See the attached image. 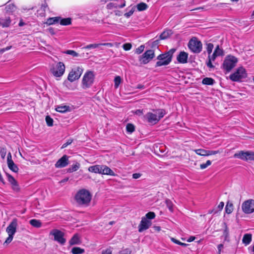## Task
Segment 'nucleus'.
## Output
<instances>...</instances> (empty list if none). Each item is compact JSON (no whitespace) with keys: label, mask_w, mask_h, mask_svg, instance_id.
<instances>
[{"label":"nucleus","mask_w":254,"mask_h":254,"mask_svg":"<svg viewBox=\"0 0 254 254\" xmlns=\"http://www.w3.org/2000/svg\"><path fill=\"white\" fill-rule=\"evenodd\" d=\"M92 199V194L90 191L85 189L79 190L75 194L74 200L80 206L87 207L89 205Z\"/></svg>","instance_id":"1"},{"label":"nucleus","mask_w":254,"mask_h":254,"mask_svg":"<svg viewBox=\"0 0 254 254\" xmlns=\"http://www.w3.org/2000/svg\"><path fill=\"white\" fill-rule=\"evenodd\" d=\"M155 113L148 112L144 116L145 119L147 122L152 125L157 124L162 118L166 113L163 109H159L154 111Z\"/></svg>","instance_id":"2"},{"label":"nucleus","mask_w":254,"mask_h":254,"mask_svg":"<svg viewBox=\"0 0 254 254\" xmlns=\"http://www.w3.org/2000/svg\"><path fill=\"white\" fill-rule=\"evenodd\" d=\"M175 51V49H171L168 52L159 55L157 59L159 61L156 63V67L169 64L172 61L173 54Z\"/></svg>","instance_id":"3"},{"label":"nucleus","mask_w":254,"mask_h":254,"mask_svg":"<svg viewBox=\"0 0 254 254\" xmlns=\"http://www.w3.org/2000/svg\"><path fill=\"white\" fill-rule=\"evenodd\" d=\"M95 75L92 71H87L84 74L82 79V87L86 89L93 84Z\"/></svg>","instance_id":"4"},{"label":"nucleus","mask_w":254,"mask_h":254,"mask_svg":"<svg viewBox=\"0 0 254 254\" xmlns=\"http://www.w3.org/2000/svg\"><path fill=\"white\" fill-rule=\"evenodd\" d=\"M17 226V220L13 219L9 225L7 226L6 232L8 235V237L6 239L4 243H10L13 238V236L16 232V228Z\"/></svg>","instance_id":"5"},{"label":"nucleus","mask_w":254,"mask_h":254,"mask_svg":"<svg viewBox=\"0 0 254 254\" xmlns=\"http://www.w3.org/2000/svg\"><path fill=\"white\" fill-rule=\"evenodd\" d=\"M189 49L193 53H200L202 49V45L200 41L197 38L193 37L188 43Z\"/></svg>","instance_id":"6"},{"label":"nucleus","mask_w":254,"mask_h":254,"mask_svg":"<svg viewBox=\"0 0 254 254\" xmlns=\"http://www.w3.org/2000/svg\"><path fill=\"white\" fill-rule=\"evenodd\" d=\"M237 62V59L234 56H227L223 62V68L227 72H230L235 66Z\"/></svg>","instance_id":"7"},{"label":"nucleus","mask_w":254,"mask_h":254,"mask_svg":"<svg viewBox=\"0 0 254 254\" xmlns=\"http://www.w3.org/2000/svg\"><path fill=\"white\" fill-rule=\"evenodd\" d=\"M247 77L246 70L243 67H239L237 70L230 75V79L234 81H239Z\"/></svg>","instance_id":"8"},{"label":"nucleus","mask_w":254,"mask_h":254,"mask_svg":"<svg viewBox=\"0 0 254 254\" xmlns=\"http://www.w3.org/2000/svg\"><path fill=\"white\" fill-rule=\"evenodd\" d=\"M83 71L82 67L76 66L73 68L68 74L67 79L70 82H73L79 78Z\"/></svg>","instance_id":"9"},{"label":"nucleus","mask_w":254,"mask_h":254,"mask_svg":"<svg viewBox=\"0 0 254 254\" xmlns=\"http://www.w3.org/2000/svg\"><path fill=\"white\" fill-rule=\"evenodd\" d=\"M234 157L246 161H252L254 160V152L240 151L235 153Z\"/></svg>","instance_id":"10"},{"label":"nucleus","mask_w":254,"mask_h":254,"mask_svg":"<svg viewBox=\"0 0 254 254\" xmlns=\"http://www.w3.org/2000/svg\"><path fill=\"white\" fill-rule=\"evenodd\" d=\"M51 71L55 77H61L65 71L64 64L62 62H59L52 66Z\"/></svg>","instance_id":"11"},{"label":"nucleus","mask_w":254,"mask_h":254,"mask_svg":"<svg viewBox=\"0 0 254 254\" xmlns=\"http://www.w3.org/2000/svg\"><path fill=\"white\" fill-rule=\"evenodd\" d=\"M50 235L53 236L54 237V241L57 242L62 245H64L66 242V239L64 238V233L59 230L53 229L50 232Z\"/></svg>","instance_id":"12"},{"label":"nucleus","mask_w":254,"mask_h":254,"mask_svg":"<svg viewBox=\"0 0 254 254\" xmlns=\"http://www.w3.org/2000/svg\"><path fill=\"white\" fill-rule=\"evenodd\" d=\"M155 57L154 51L152 50H147L138 58V60L142 64H147Z\"/></svg>","instance_id":"13"},{"label":"nucleus","mask_w":254,"mask_h":254,"mask_svg":"<svg viewBox=\"0 0 254 254\" xmlns=\"http://www.w3.org/2000/svg\"><path fill=\"white\" fill-rule=\"evenodd\" d=\"M242 210L246 214H250L254 212V200L249 199L242 204Z\"/></svg>","instance_id":"14"},{"label":"nucleus","mask_w":254,"mask_h":254,"mask_svg":"<svg viewBox=\"0 0 254 254\" xmlns=\"http://www.w3.org/2000/svg\"><path fill=\"white\" fill-rule=\"evenodd\" d=\"M151 225V222L150 220L147 219L146 218L142 217L138 226V231L142 232L144 230L148 229Z\"/></svg>","instance_id":"15"},{"label":"nucleus","mask_w":254,"mask_h":254,"mask_svg":"<svg viewBox=\"0 0 254 254\" xmlns=\"http://www.w3.org/2000/svg\"><path fill=\"white\" fill-rule=\"evenodd\" d=\"M68 158V156L66 155H64L56 162L55 167L57 168H62L66 167L69 163Z\"/></svg>","instance_id":"16"},{"label":"nucleus","mask_w":254,"mask_h":254,"mask_svg":"<svg viewBox=\"0 0 254 254\" xmlns=\"http://www.w3.org/2000/svg\"><path fill=\"white\" fill-rule=\"evenodd\" d=\"M7 163L8 168L13 172L17 173L18 171V168L12 160L11 154L10 152L8 153Z\"/></svg>","instance_id":"17"},{"label":"nucleus","mask_w":254,"mask_h":254,"mask_svg":"<svg viewBox=\"0 0 254 254\" xmlns=\"http://www.w3.org/2000/svg\"><path fill=\"white\" fill-rule=\"evenodd\" d=\"M6 176L7 180L11 184L12 190L15 191H18L19 190V187L17 182L11 175L7 174Z\"/></svg>","instance_id":"18"},{"label":"nucleus","mask_w":254,"mask_h":254,"mask_svg":"<svg viewBox=\"0 0 254 254\" xmlns=\"http://www.w3.org/2000/svg\"><path fill=\"white\" fill-rule=\"evenodd\" d=\"M188 54L185 52H181L177 57V60L179 63L186 64L188 62Z\"/></svg>","instance_id":"19"},{"label":"nucleus","mask_w":254,"mask_h":254,"mask_svg":"<svg viewBox=\"0 0 254 254\" xmlns=\"http://www.w3.org/2000/svg\"><path fill=\"white\" fill-rule=\"evenodd\" d=\"M101 174L115 176L114 172L106 165H102Z\"/></svg>","instance_id":"20"},{"label":"nucleus","mask_w":254,"mask_h":254,"mask_svg":"<svg viewBox=\"0 0 254 254\" xmlns=\"http://www.w3.org/2000/svg\"><path fill=\"white\" fill-rule=\"evenodd\" d=\"M11 22V20L9 17L0 18V26L2 28L8 27L10 26Z\"/></svg>","instance_id":"21"},{"label":"nucleus","mask_w":254,"mask_h":254,"mask_svg":"<svg viewBox=\"0 0 254 254\" xmlns=\"http://www.w3.org/2000/svg\"><path fill=\"white\" fill-rule=\"evenodd\" d=\"M102 165H96L88 168V171L92 173L101 174Z\"/></svg>","instance_id":"22"},{"label":"nucleus","mask_w":254,"mask_h":254,"mask_svg":"<svg viewBox=\"0 0 254 254\" xmlns=\"http://www.w3.org/2000/svg\"><path fill=\"white\" fill-rule=\"evenodd\" d=\"M252 240V235L251 234H246L244 235L242 242L246 245H248L250 244Z\"/></svg>","instance_id":"23"},{"label":"nucleus","mask_w":254,"mask_h":254,"mask_svg":"<svg viewBox=\"0 0 254 254\" xmlns=\"http://www.w3.org/2000/svg\"><path fill=\"white\" fill-rule=\"evenodd\" d=\"M56 110L58 112L65 113L70 111V107L65 105L59 106L56 107Z\"/></svg>","instance_id":"24"},{"label":"nucleus","mask_w":254,"mask_h":254,"mask_svg":"<svg viewBox=\"0 0 254 254\" xmlns=\"http://www.w3.org/2000/svg\"><path fill=\"white\" fill-rule=\"evenodd\" d=\"M69 243L71 246L79 244L80 243V240L78 235L77 234L74 235L70 240Z\"/></svg>","instance_id":"25"},{"label":"nucleus","mask_w":254,"mask_h":254,"mask_svg":"<svg viewBox=\"0 0 254 254\" xmlns=\"http://www.w3.org/2000/svg\"><path fill=\"white\" fill-rule=\"evenodd\" d=\"M109 43H100V44H91L87 45L86 46L84 47L83 48L85 49H95L98 47H99L100 45H109Z\"/></svg>","instance_id":"26"},{"label":"nucleus","mask_w":254,"mask_h":254,"mask_svg":"<svg viewBox=\"0 0 254 254\" xmlns=\"http://www.w3.org/2000/svg\"><path fill=\"white\" fill-rule=\"evenodd\" d=\"M29 223L32 226L36 228H40L42 226V223L41 221L35 219L30 220Z\"/></svg>","instance_id":"27"},{"label":"nucleus","mask_w":254,"mask_h":254,"mask_svg":"<svg viewBox=\"0 0 254 254\" xmlns=\"http://www.w3.org/2000/svg\"><path fill=\"white\" fill-rule=\"evenodd\" d=\"M80 164L76 162L74 164L72 165L67 170V172L69 173L73 172L79 169L80 168Z\"/></svg>","instance_id":"28"},{"label":"nucleus","mask_w":254,"mask_h":254,"mask_svg":"<svg viewBox=\"0 0 254 254\" xmlns=\"http://www.w3.org/2000/svg\"><path fill=\"white\" fill-rule=\"evenodd\" d=\"M60 17L49 18L47 19L46 23L49 25L54 24L56 23H58L60 21Z\"/></svg>","instance_id":"29"},{"label":"nucleus","mask_w":254,"mask_h":254,"mask_svg":"<svg viewBox=\"0 0 254 254\" xmlns=\"http://www.w3.org/2000/svg\"><path fill=\"white\" fill-rule=\"evenodd\" d=\"M171 30H167L164 31L160 36V39L164 40L168 38L172 34Z\"/></svg>","instance_id":"30"},{"label":"nucleus","mask_w":254,"mask_h":254,"mask_svg":"<svg viewBox=\"0 0 254 254\" xmlns=\"http://www.w3.org/2000/svg\"><path fill=\"white\" fill-rule=\"evenodd\" d=\"M84 250L79 247H73L71 252L72 254H81L84 253Z\"/></svg>","instance_id":"31"},{"label":"nucleus","mask_w":254,"mask_h":254,"mask_svg":"<svg viewBox=\"0 0 254 254\" xmlns=\"http://www.w3.org/2000/svg\"><path fill=\"white\" fill-rule=\"evenodd\" d=\"M214 82V79L211 78L205 77L203 79L202 83L204 85H213Z\"/></svg>","instance_id":"32"},{"label":"nucleus","mask_w":254,"mask_h":254,"mask_svg":"<svg viewBox=\"0 0 254 254\" xmlns=\"http://www.w3.org/2000/svg\"><path fill=\"white\" fill-rule=\"evenodd\" d=\"M137 9L138 11H143L146 10L148 8L147 4L144 2H140L136 5Z\"/></svg>","instance_id":"33"},{"label":"nucleus","mask_w":254,"mask_h":254,"mask_svg":"<svg viewBox=\"0 0 254 254\" xmlns=\"http://www.w3.org/2000/svg\"><path fill=\"white\" fill-rule=\"evenodd\" d=\"M194 151L197 154L200 156H207V150L203 149H197L194 150Z\"/></svg>","instance_id":"34"},{"label":"nucleus","mask_w":254,"mask_h":254,"mask_svg":"<svg viewBox=\"0 0 254 254\" xmlns=\"http://www.w3.org/2000/svg\"><path fill=\"white\" fill-rule=\"evenodd\" d=\"M60 24L62 25H68L71 23V19L70 18H66L60 19Z\"/></svg>","instance_id":"35"},{"label":"nucleus","mask_w":254,"mask_h":254,"mask_svg":"<svg viewBox=\"0 0 254 254\" xmlns=\"http://www.w3.org/2000/svg\"><path fill=\"white\" fill-rule=\"evenodd\" d=\"M126 130L128 133H132L135 130L134 126L131 124H127L126 126Z\"/></svg>","instance_id":"36"},{"label":"nucleus","mask_w":254,"mask_h":254,"mask_svg":"<svg viewBox=\"0 0 254 254\" xmlns=\"http://www.w3.org/2000/svg\"><path fill=\"white\" fill-rule=\"evenodd\" d=\"M233 210V205L231 203L228 202L225 207V211L228 214H230Z\"/></svg>","instance_id":"37"},{"label":"nucleus","mask_w":254,"mask_h":254,"mask_svg":"<svg viewBox=\"0 0 254 254\" xmlns=\"http://www.w3.org/2000/svg\"><path fill=\"white\" fill-rule=\"evenodd\" d=\"M229 233L228 229L227 227V226H225V229L223 231V234L222 237H224V239L225 241H229Z\"/></svg>","instance_id":"38"},{"label":"nucleus","mask_w":254,"mask_h":254,"mask_svg":"<svg viewBox=\"0 0 254 254\" xmlns=\"http://www.w3.org/2000/svg\"><path fill=\"white\" fill-rule=\"evenodd\" d=\"M165 203L167 205V207L169 209V210L171 212H173V206H174L173 202L170 199H167L165 200Z\"/></svg>","instance_id":"39"},{"label":"nucleus","mask_w":254,"mask_h":254,"mask_svg":"<svg viewBox=\"0 0 254 254\" xmlns=\"http://www.w3.org/2000/svg\"><path fill=\"white\" fill-rule=\"evenodd\" d=\"M122 79L120 76H117L114 79L115 88H118L121 82Z\"/></svg>","instance_id":"40"},{"label":"nucleus","mask_w":254,"mask_h":254,"mask_svg":"<svg viewBox=\"0 0 254 254\" xmlns=\"http://www.w3.org/2000/svg\"><path fill=\"white\" fill-rule=\"evenodd\" d=\"M214 53H215L218 57L223 55V51L219 48L218 45L215 48Z\"/></svg>","instance_id":"41"},{"label":"nucleus","mask_w":254,"mask_h":254,"mask_svg":"<svg viewBox=\"0 0 254 254\" xmlns=\"http://www.w3.org/2000/svg\"><path fill=\"white\" fill-rule=\"evenodd\" d=\"M46 122L47 125L49 127H52L53 125V120L52 118H51L49 116H47L46 117Z\"/></svg>","instance_id":"42"},{"label":"nucleus","mask_w":254,"mask_h":254,"mask_svg":"<svg viewBox=\"0 0 254 254\" xmlns=\"http://www.w3.org/2000/svg\"><path fill=\"white\" fill-rule=\"evenodd\" d=\"M214 46L212 43H208L206 44V50L208 55H210L212 52Z\"/></svg>","instance_id":"43"},{"label":"nucleus","mask_w":254,"mask_h":254,"mask_svg":"<svg viewBox=\"0 0 254 254\" xmlns=\"http://www.w3.org/2000/svg\"><path fill=\"white\" fill-rule=\"evenodd\" d=\"M145 218L147 219H153L155 217V214L153 212H149L146 214Z\"/></svg>","instance_id":"44"},{"label":"nucleus","mask_w":254,"mask_h":254,"mask_svg":"<svg viewBox=\"0 0 254 254\" xmlns=\"http://www.w3.org/2000/svg\"><path fill=\"white\" fill-rule=\"evenodd\" d=\"M211 164V161L210 160H207L205 163H203L200 165V168L201 169H204L206 168L208 166H210Z\"/></svg>","instance_id":"45"},{"label":"nucleus","mask_w":254,"mask_h":254,"mask_svg":"<svg viewBox=\"0 0 254 254\" xmlns=\"http://www.w3.org/2000/svg\"><path fill=\"white\" fill-rule=\"evenodd\" d=\"M64 53L71 55L73 57H77L78 56V54L73 50H67Z\"/></svg>","instance_id":"46"},{"label":"nucleus","mask_w":254,"mask_h":254,"mask_svg":"<svg viewBox=\"0 0 254 254\" xmlns=\"http://www.w3.org/2000/svg\"><path fill=\"white\" fill-rule=\"evenodd\" d=\"M144 48L145 47L143 45L140 46L139 47L136 49L135 52V53L137 54H140L144 51Z\"/></svg>","instance_id":"47"},{"label":"nucleus","mask_w":254,"mask_h":254,"mask_svg":"<svg viewBox=\"0 0 254 254\" xmlns=\"http://www.w3.org/2000/svg\"><path fill=\"white\" fill-rule=\"evenodd\" d=\"M6 154V149L2 147L0 149V155L2 159H4Z\"/></svg>","instance_id":"48"},{"label":"nucleus","mask_w":254,"mask_h":254,"mask_svg":"<svg viewBox=\"0 0 254 254\" xmlns=\"http://www.w3.org/2000/svg\"><path fill=\"white\" fill-rule=\"evenodd\" d=\"M132 45L130 43H125L123 45V48L125 51H128L131 48Z\"/></svg>","instance_id":"49"},{"label":"nucleus","mask_w":254,"mask_h":254,"mask_svg":"<svg viewBox=\"0 0 254 254\" xmlns=\"http://www.w3.org/2000/svg\"><path fill=\"white\" fill-rule=\"evenodd\" d=\"M134 9L133 7H132L130 10H129L128 12L125 13V16L127 18L129 17L134 12Z\"/></svg>","instance_id":"50"},{"label":"nucleus","mask_w":254,"mask_h":254,"mask_svg":"<svg viewBox=\"0 0 254 254\" xmlns=\"http://www.w3.org/2000/svg\"><path fill=\"white\" fill-rule=\"evenodd\" d=\"M5 8L7 11H13L14 10L15 6L13 4H9L8 5H7L5 7Z\"/></svg>","instance_id":"51"},{"label":"nucleus","mask_w":254,"mask_h":254,"mask_svg":"<svg viewBox=\"0 0 254 254\" xmlns=\"http://www.w3.org/2000/svg\"><path fill=\"white\" fill-rule=\"evenodd\" d=\"M131 250L129 249H125L119 252V254H130Z\"/></svg>","instance_id":"52"},{"label":"nucleus","mask_w":254,"mask_h":254,"mask_svg":"<svg viewBox=\"0 0 254 254\" xmlns=\"http://www.w3.org/2000/svg\"><path fill=\"white\" fill-rule=\"evenodd\" d=\"M217 57L218 56L216 55V54L213 52L212 55H208V59L214 61Z\"/></svg>","instance_id":"53"},{"label":"nucleus","mask_w":254,"mask_h":254,"mask_svg":"<svg viewBox=\"0 0 254 254\" xmlns=\"http://www.w3.org/2000/svg\"><path fill=\"white\" fill-rule=\"evenodd\" d=\"M112 250L111 248H109L105 250H103L102 252V254H112Z\"/></svg>","instance_id":"54"},{"label":"nucleus","mask_w":254,"mask_h":254,"mask_svg":"<svg viewBox=\"0 0 254 254\" xmlns=\"http://www.w3.org/2000/svg\"><path fill=\"white\" fill-rule=\"evenodd\" d=\"M219 152V151L207 150V156L215 155L218 153Z\"/></svg>","instance_id":"55"},{"label":"nucleus","mask_w":254,"mask_h":254,"mask_svg":"<svg viewBox=\"0 0 254 254\" xmlns=\"http://www.w3.org/2000/svg\"><path fill=\"white\" fill-rule=\"evenodd\" d=\"M212 62H213V61L212 60H210L209 59H208V61L206 62V65L209 68H213L214 67V65L212 64Z\"/></svg>","instance_id":"56"},{"label":"nucleus","mask_w":254,"mask_h":254,"mask_svg":"<svg viewBox=\"0 0 254 254\" xmlns=\"http://www.w3.org/2000/svg\"><path fill=\"white\" fill-rule=\"evenodd\" d=\"M72 142V140H68L65 143H64L62 146V148H64L66 147L68 145L70 144Z\"/></svg>","instance_id":"57"},{"label":"nucleus","mask_w":254,"mask_h":254,"mask_svg":"<svg viewBox=\"0 0 254 254\" xmlns=\"http://www.w3.org/2000/svg\"><path fill=\"white\" fill-rule=\"evenodd\" d=\"M141 175L140 173H134L132 174V178L134 179H137L141 177Z\"/></svg>","instance_id":"58"},{"label":"nucleus","mask_w":254,"mask_h":254,"mask_svg":"<svg viewBox=\"0 0 254 254\" xmlns=\"http://www.w3.org/2000/svg\"><path fill=\"white\" fill-rule=\"evenodd\" d=\"M224 206V203L223 202H220L218 205V208L219 210H221Z\"/></svg>","instance_id":"59"},{"label":"nucleus","mask_w":254,"mask_h":254,"mask_svg":"<svg viewBox=\"0 0 254 254\" xmlns=\"http://www.w3.org/2000/svg\"><path fill=\"white\" fill-rule=\"evenodd\" d=\"M223 248V245L222 244H219L218 245L217 248H218V254H221V249Z\"/></svg>","instance_id":"60"},{"label":"nucleus","mask_w":254,"mask_h":254,"mask_svg":"<svg viewBox=\"0 0 254 254\" xmlns=\"http://www.w3.org/2000/svg\"><path fill=\"white\" fill-rule=\"evenodd\" d=\"M171 240L174 243L178 244L179 245V244H180L181 242L179 240H176V239L174 238H171Z\"/></svg>","instance_id":"61"},{"label":"nucleus","mask_w":254,"mask_h":254,"mask_svg":"<svg viewBox=\"0 0 254 254\" xmlns=\"http://www.w3.org/2000/svg\"><path fill=\"white\" fill-rule=\"evenodd\" d=\"M195 239V237L194 236H190L189 238V239L187 240L188 242H191L193 241Z\"/></svg>","instance_id":"62"},{"label":"nucleus","mask_w":254,"mask_h":254,"mask_svg":"<svg viewBox=\"0 0 254 254\" xmlns=\"http://www.w3.org/2000/svg\"><path fill=\"white\" fill-rule=\"evenodd\" d=\"M134 113L136 114V115H142L143 113H142V111L140 110H137L135 111Z\"/></svg>","instance_id":"63"},{"label":"nucleus","mask_w":254,"mask_h":254,"mask_svg":"<svg viewBox=\"0 0 254 254\" xmlns=\"http://www.w3.org/2000/svg\"><path fill=\"white\" fill-rule=\"evenodd\" d=\"M145 88V87L144 86V85H142V84H138L136 87V88L139 89H143Z\"/></svg>","instance_id":"64"}]
</instances>
